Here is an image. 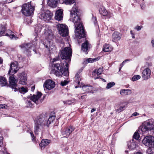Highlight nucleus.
<instances>
[{
  "label": "nucleus",
  "instance_id": "nucleus-46",
  "mask_svg": "<svg viewBox=\"0 0 154 154\" xmlns=\"http://www.w3.org/2000/svg\"><path fill=\"white\" fill-rule=\"evenodd\" d=\"M142 27L143 26H137L136 27H135L134 29L137 30V31H139L141 29Z\"/></svg>",
  "mask_w": 154,
  "mask_h": 154
},
{
  "label": "nucleus",
  "instance_id": "nucleus-63",
  "mask_svg": "<svg viewBox=\"0 0 154 154\" xmlns=\"http://www.w3.org/2000/svg\"><path fill=\"white\" fill-rule=\"evenodd\" d=\"M140 6H141V8H142V9H143V8H144V7L143 6V5H142H142H140Z\"/></svg>",
  "mask_w": 154,
  "mask_h": 154
},
{
  "label": "nucleus",
  "instance_id": "nucleus-35",
  "mask_svg": "<svg viewBox=\"0 0 154 154\" xmlns=\"http://www.w3.org/2000/svg\"><path fill=\"white\" fill-rule=\"evenodd\" d=\"M75 2V0H66L65 3L67 5H71Z\"/></svg>",
  "mask_w": 154,
  "mask_h": 154
},
{
  "label": "nucleus",
  "instance_id": "nucleus-20",
  "mask_svg": "<svg viewBox=\"0 0 154 154\" xmlns=\"http://www.w3.org/2000/svg\"><path fill=\"white\" fill-rule=\"evenodd\" d=\"M63 11L61 9L57 11L55 14V19L58 21L62 20L63 18Z\"/></svg>",
  "mask_w": 154,
  "mask_h": 154
},
{
  "label": "nucleus",
  "instance_id": "nucleus-60",
  "mask_svg": "<svg viewBox=\"0 0 154 154\" xmlns=\"http://www.w3.org/2000/svg\"><path fill=\"white\" fill-rule=\"evenodd\" d=\"M95 111V109H93L91 110V112H92Z\"/></svg>",
  "mask_w": 154,
  "mask_h": 154
},
{
  "label": "nucleus",
  "instance_id": "nucleus-42",
  "mask_svg": "<svg viewBox=\"0 0 154 154\" xmlns=\"http://www.w3.org/2000/svg\"><path fill=\"white\" fill-rule=\"evenodd\" d=\"M8 106L5 104H0V109H7L8 108Z\"/></svg>",
  "mask_w": 154,
  "mask_h": 154
},
{
  "label": "nucleus",
  "instance_id": "nucleus-17",
  "mask_svg": "<svg viewBox=\"0 0 154 154\" xmlns=\"http://www.w3.org/2000/svg\"><path fill=\"white\" fill-rule=\"evenodd\" d=\"M74 130V128L72 126H70L62 132V135L64 137H68Z\"/></svg>",
  "mask_w": 154,
  "mask_h": 154
},
{
  "label": "nucleus",
  "instance_id": "nucleus-10",
  "mask_svg": "<svg viewBox=\"0 0 154 154\" xmlns=\"http://www.w3.org/2000/svg\"><path fill=\"white\" fill-rule=\"evenodd\" d=\"M44 31L45 38L48 40H52L54 38V33L47 26Z\"/></svg>",
  "mask_w": 154,
  "mask_h": 154
},
{
  "label": "nucleus",
  "instance_id": "nucleus-58",
  "mask_svg": "<svg viewBox=\"0 0 154 154\" xmlns=\"http://www.w3.org/2000/svg\"><path fill=\"white\" fill-rule=\"evenodd\" d=\"M44 45L45 48H48L50 47V45Z\"/></svg>",
  "mask_w": 154,
  "mask_h": 154
},
{
  "label": "nucleus",
  "instance_id": "nucleus-22",
  "mask_svg": "<svg viewBox=\"0 0 154 154\" xmlns=\"http://www.w3.org/2000/svg\"><path fill=\"white\" fill-rule=\"evenodd\" d=\"M82 89L84 93L93 92V88L91 86L88 85H84L82 86Z\"/></svg>",
  "mask_w": 154,
  "mask_h": 154
},
{
  "label": "nucleus",
  "instance_id": "nucleus-47",
  "mask_svg": "<svg viewBox=\"0 0 154 154\" xmlns=\"http://www.w3.org/2000/svg\"><path fill=\"white\" fill-rule=\"evenodd\" d=\"M41 29V25L39 26L38 27L36 26L35 27V30L37 31V32H40Z\"/></svg>",
  "mask_w": 154,
  "mask_h": 154
},
{
  "label": "nucleus",
  "instance_id": "nucleus-44",
  "mask_svg": "<svg viewBox=\"0 0 154 154\" xmlns=\"http://www.w3.org/2000/svg\"><path fill=\"white\" fill-rule=\"evenodd\" d=\"M125 107L124 106H121L119 107V108L118 109L116 110L117 112H121L123 110V109Z\"/></svg>",
  "mask_w": 154,
  "mask_h": 154
},
{
  "label": "nucleus",
  "instance_id": "nucleus-61",
  "mask_svg": "<svg viewBox=\"0 0 154 154\" xmlns=\"http://www.w3.org/2000/svg\"><path fill=\"white\" fill-rule=\"evenodd\" d=\"M148 63V66H149V67L150 66L152 65V64L151 63Z\"/></svg>",
  "mask_w": 154,
  "mask_h": 154
},
{
  "label": "nucleus",
  "instance_id": "nucleus-64",
  "mask_svg": "<svg viewBox=\"0 0 154 154\" xmlns=\"http://www.w3.org/2000/svg\"><path fill=\"white\" fill-rule=\"evenodd\" d=\"M3 154V152L2 151H0V154Z\"/></svg>",
  "mask_w": 154,
  "mask_h": 154
},
{
  "label": "nucleus",
  "instance_id": "nucleus-56",
  "mask_svg": "<svg viewBox=\"0 0 154 154\" xmlns=\"http://www.w3.org/2000/svg\"><path fill=\"white\" fill-rule=\"evenodd\" d=\"M135 2L138 3L139 4L140 3V0H133Z\"/></svg>",
  "mask_w": 154,
  "mask_h": 154
},
{
  "label": "nucleus",
  "instance_id": "nucleus-12",
  "mask_svg": "<svg viewBox=\"0 0 154 154\" xmlns=\"http://www.w3.org/2000/svg\"><path fill=\"white\" fill-rule=\"evenodd\" d=\"M151 75V70L149 68H146L143 70L141 76L143 80H146L150 78Z\"/></svg>",
  "mask_w": 154,
  "mask_h": 154
},
{
  "label": "nucleus",
  "instance_id": "nucleus-36",
  "mask_svg": "<svg viewBox=\"0 0 154 154\" xmlns=\"http://www.w3.org/2000/svg\"><path fill=\"white\" fill-rule=\"evenodd\" d=\"M99 59L98 58H88L87 60L88 63H92L97 61Z\"/></svg>",
  "mask_w": 154,
  "mask_h": 154
},
{
  "label": "nucleus",
  "instance_id": "nucleus-45",
  "mask_svg": "<svg viewBox=\"0 0 154 154\" xmlns=\"http://www.w3.org/2000/svg\"><path fill=\"white\" fill-rule=\"evenodd\" d=\"M105 16H106L107 18H109L112 17L113 14L111 13L107 12V14Z\"/></svg>",
  "mask_w": 154,
  "mask_h": 154
},
{
  "label": "nucleus",
  "instance_id": "nucleus-43",
  "mask_svg": "<svg viewBox=\"0 0 154 154\" xmlns=\"http://www.w3.org/2000/svg\"><path fill=\"white\" fill-rule=\"evenodd\" d=\"M69 82V81L65 80L64 81H62L61 82V85L62 86H64L67 85Z\"/></svg>",
  "mask_w": 154,
  "mask_h": 154
},
{
  "label": "nucleus",
  "instance_id": "nucleus-40",
  "mask_svg": "<svg viewBox=\"0 0 154 154\" xmlns=\"http://www.w3.org/2000/svg\"><path fill=\"white\" fill-rule=\"evenodd\" d=\"M139 137L140 135L139 133L137 132H136L133 136V137L136 140H138Z\"/></svg>",
  "mask_w": 154,
  "mask_h": 154
},
{
  "label": "nucleus",
  "instance_id": "nucleus-21",
  "mask_svg": "<svg viewBox=\"0 0 154 154\" xmlns=\"http://www.w3.org/2000/svg\"><path fill=\"white\" fill-rule=\"evenodd\" d=\"M121 35L118 32H115L112 34V41L114 42H118L121 38Z\"/></svg>",
  "mask_w": 154,
  "mask_h": 154
},
{
  "label": "nucleus",
  "instance_id": "nucleus-39",
  "mask_svg": "<svg viewBox=\"0 0 154 154\" xmlns=\"http://www.w3.org/2000/svg\"><path fill=\"white\" fill-rule=\"evenodd\" d=\"M115 85V83L114 82H111L108 83L106 87L107 89H109Z\"/></svg>",
  "mask_w": 154,
  "mask_h": 154
},
{
  "label": "nucleus",
  "instance_id": "nucleus-50",
  "mask_svg": "<svg viewBox=\"0 0 154 154\" xmlns=\"http://www.w3.org/2000/svg\"><path fill=\"white\" fill-rule=\"evenodd\" d=\"M3 138L2 136H0V147L2 144Z\"/></svg>",
  "mask_w": 154,
  "mask_h": 154
},
{
  "label": "nucleus",
  "instance_id": "nucleus-30",
  "mask_svg": "<svg viewBox=\"0 0 154 154\" xmlns=\"http://www.w3.org/2000/svg\"><path fill=\"white\" fill-rule=\"evenodd\" d=\"M103 50L105 52L110 51H112V48L109 44H105L103 47Z\"/></svg>",
  "mask_w": 154,
  "mask_h": 154
},
{
  "label": "nucleus",
  "instance_id": "nucleus-1",
  "mask_svg": "<svg viewBox=\"0 0 154 154\" xmlns=\"http://www.w3.org/2000/svg\"><path fill=\"white\" fill-rule=\"evenodd\" d=\"M72 54V50L70 47H65L62 49L60 53L62 60L61 63L54 64L50 72L58 76L62 75L66 76L68 75V66L70 62Z\"/></svg>",
  "mask_w": 154,
  "mask_h": 154
},
{
  "label": "nucleus",
  "instance_id": "nucleus-54",
  "mask_svg": "<svg viewBox=\"0 0 154 154\" xmlns=\"http://www.w3.org/2000/svg\"><path fill=\"white\" fill-rule=\"evenodd\" d=\"M151 43L153 47H154V39L152 40L151 41Z\"/></svg>",
  "mask_w": 154,
  "mask_h": 154
},
{
  "label": "nucleus",
  "instance_id": "nucleus-55",
  "mask_svg": "<svg viewBox=\"0 0 154 154\" xmlns=\"http://www.w3.org/2000/svg\"><path fill=\"white\" fill-rule=\"evenodd\" d=\"M143 152L141 151H139L134 153L133 154H143Z\"/></svg>",
  "mask_w": 154,
  "mask_h": 154
},
{
  "label": "nucleus",
  "instance_id": "nucleus-2",
  "mask_svg": "<svg viewBox=\"0 0 154 154\" xmlns=\"http://www.w3.org/2000/svg\"><path fill=\"white\" fill-rule=\"evenodd\" d=\"M70 12V20L74 23L75 26V35L79 38L84 37L85 35L84 27L80 17L78 14V9L75 5H74Z\"/></svg>",
  "mask_w": 154,
  "mask_h": 154
},
{
  "label": "nucleus",
  "instance_id": "nucleus-62",
  "mask_svg": "<svg viewBox=\"0 0 154 154\" xmlns=\"http://www.w3.org/2000/svg\"><path fill=\"white\" fill-rule=\"evenodd\" d=\"M57 60H58V58H54V61H57Z\"/></svg>",
  "mask_w": 154,
  "mask_h": 154
},
{
  "label": "nucleus",
  "instance_id": "nucleus-29",
  "mask_svg": "<svg viewBox=\"0 0 154 154\" xmlns=\"http://www.w3.org/2000/svg\"><path fill=\"white\" fill-rule=\"evenodd\" d=\"M99 11L100 14L103 16H105L107 14V11L105 8L103 6L99 8Z\"/></svg>",
  "mask_w": 154,
  "mask_h": 154
},
{
  "label": "nucleus",
  "instance_id": "nucleus-34",
  "mask_svg": "<svg viewBox=\"0 0 154 154\" xmlns=\"http://www.w3.org/2000/svg\"><path fill=\"white\" fill-rule=\"evenodd\" d=\"M5 30L4 26L0 25V36L3 35Z\"/></svg>",
  "mask_w": 154,
  "mask_h": 154
},
{
  "label": "nucleus",
  "instance_id": "nucleus-14",
  "mask_svg": "<svg viewBox=\"0 0 154 154\" xmlns=\"http://www.w3.org/2000/svg\"><path fill=\"white\" fill-rule=\"evenodd\" d=\"M55 86V82L50 79L46 80L44 84V88L50 90L54 88Z\"/></svg>",
  "mask_w": 154,
  "mask_h": 154
},
{
  "label": "nucleus",
  "instance_id": "nucleus-11",
  "mask_svg": "<svg viewBox=\"0 0 154 154\" xmlns=\"http://www.w3.org/2000/svg\"><path fill=\"white\" fill-rule=\"evenodd\" d=\"M52 15V14L48 10L46 11L41 14L42 19L47 22L51 20Z\"/></svg>",
  "mask_w": 154,
  "mask_h": 154
},
{
  "label": "nucleus",
  "instance_id": "nucleus-59",
  "mask_svg": "<svg viewBox=\"0 0 154 154\" xmlns=\"http://www.w3.org/2000/svg\"><path fill=\"white\" fill-rule=\"evenodd\" d=\"M3 60L0 57V64L2 63Z\"/></svg>",
  "mask_w": 154,
  "mask_h": 154
},
{
  "label": "nucleus",
  "instance_id": "nucleus-57",
  "mask_svg": "<svg viewBox=\"0 0 154 154\" xmlns=\"http://www.w3.org/2000/svg\"><path fill=\"white\" fill-rule=\"evenodd\" d=\"M35 89V85H34L32 86L31 87V91H33Z\"/></svg>",
  "mask_w": 154,
  "mask_h": 154
},
{
  "label": "nucleus",
  "instance_id": "nucleus-33",
  "mask_svg": "<svg viewBox=\"0 0 154 154\" xmlns=\"http://www.w3.org/2000/svg\"><path fill=\"white\" fill-rule=\"evenodd\" d=\"M28 89L26 88H24L23 87L21 88L19 87V89L18 91H19L21 93L24 94L28 91Z\"/></svg>",
  "mask_w": 154,
  "mask_h": 154
},
{
  "label": "nucleus",
  "instance_id": "nucleus-6",
  "mask_svg": "<svg viewBox=\"0 0 154 154\" xmlns=\"http://www.w3.org/2000/svg\"><path fill=\"white\" fill-rule=\"evenodd\" d=\"M142 142L145 146L149 147H154V137L151 135L146 136Z\"/></svg>",
  "mask_w": 154,
  "mask_h": 154
},
{
  "label": "nucleus",
  "instance_id": "nucleus-32",
  "mask_svg": "<svg viewBox=\"0 0 154 154\" xmlns=\"http://www.w3.org/2000/svg\"><path fill=\"white\" fill-rule=\"evenodd\" d=\"M7 84V82L6 79L3 77L0 78V85L2 86H5Z\"/></svg>",
  "mask_w": 154,
  "mask_h": 154
},
{
  "label": "nucleus",
  "instance_id": "nucleus-9",
  "mask_svg": "<svg viewBox=\"0 0 154 154\" xmlns=\"http://www.w3.org/2000/svg\"><path fill=\"white\" fill-rule=\"evenodd\" d=\"M9 87L13 90H14V91H17L18 89H19V87L17 85V80L14 78V75H12L9 77Z\"/></svg>",
  "mask_w": 154,
  "mask_h": 154
},
{
  "label": "nucleus",
  "instance_id": "nucleus-31",
  "mask_svg": "<svg viewBox=\"0 0 154 154\" xmlns=\"http://www.w3.org/2000/svg\"><path fill=\"white\" fill-rule=\"evenodd\" d=\"M103 71L102 68H100L97 70H95L93 72L92 75L94 76H95L96 74L97 75H100Z\"/></svg>",
  "mask_w": 154,
  "mask_h": 154
},
{
  "label": "nucleus",
  "instance_id": "nucleus-3",
  "mask_svg": "<svg viewBox=\"0 0 154 154\" xmlns=\"http://www.w3.org/2000/svg\"><path fill=\"white\" fill-rule=\"evenodd\" d=\"M45 118L42 115L38 116L35 121L34 132L36 134H38V132L42 130L46 126Z\"/></svg>",
  "mask_w": 154,
  "mask_h": 154
},
{
  "label": "nucleus",
  "instance_id": "nucleus-4",
  "mask_svg": "<svg viewBox=\"0 0 154 154\" xmlns=\"http://www.w3.org/2000/svg\"><path fill=\"white\" fill-rule=\"evenodd\" d=\"M31 2L24 4L22 6V12L25 16H29L32 15L33 13L34 9L31 5Z\"/></svg>",
  "mask_w": 154,
  "mask_h": 154
},
{
  "label": "nucleus",
  "instance_id": "nucleus-48",
  "mask_svg": "<svg viewBox=\"0 0 154 154\" xmlns=\"http://www.w3.org/2000/svg\"><path fill=\"white\" fill-rule=\"evenodd\" d=\"M128 60H125L120 65V66H121V67H122L124 65L125 63L127 62V61H128Z\"/></svg>",
  "mask_w": 154,
  "mask_h": 154
},
{
  "label": "nucleus",
  "instance_id": "nucleus-13",
  "mask_svg": "<svg viewBox=\"0 0 154 154\" xmlns=\"http://www.w3.org/2000/svg\"><path fill=\"white\" fill-rule=\"evenodd\" d=\"M42 94L41 93L38 92L37 94H33L30 97V100L35 103L36 104H39L42 102V100L40 99Z\"/></svg>",
  "mask_w": 154,
  "mask_h": 154
},
{
  "label": "nucleus",
  "instance_id": "nucleus-25",
  "mask_svg": "<svg viewBox=\"0 0 154 154\" xmlns=\"http://www.w3.org/2000/svg\"><path fill=\"white\" fill-rule=\"evenodd\" d=\"M50 143V140H49L47 139H43L42 140L39 145L42 148H44L45 146H47Z\"/></svg>",
  "mask_w": 154,
  "mask_h": 154
},
{
  "label": "nucleus",
  "instance_id": "nucleus-24",
  "mask_svg": "<svg viewBox=\"0 0 154 154\" xmlns=\"http://www.w3.org/2000/svg\"><path fill=\"white\" fill-rule=\"evenodd\" d=\"M5 35L9 36L10 38L11 39H14L15 40H16L18 38L17 36L14 35V32L11 31L10 30H9L8 31V33L5 34Z\"/></svg>",
  "mask_w": 154,
  "mask_h": 154
},
{
  "label": "nucleus",
  "instance_id": "nucleus-5",
  "mask_svg": "<svg viewBox=\"0 0 154 154\" xmlns=\"http://www.w3.org/2000/svg\"><path fill=\"white\" fill-rule=\"evenodd\" d=\"M154 127L153 124H151L149 121H146L144 122L143 125L139 128V130L141 131L144 134L149 133V131L152 130Z\"/></svg>",
  "mask_w": 154,
  "mask_h": 154
},
{
  "label": "nucleus",
  "instance_id": "nucleus-53",
  "mask_svg": "<svg viewBox=\"0 0 154 154\" xmlns=\"http://www.w3.org/2000/svg\"><path fill=\"white\" fill-rule=\"evenodd\" d=\"M30 134H31V137H32V140L33 141H35V139H34V136L33 134L32 133H30Z\"/></svg>",
  "mask_w": 154,
  "mask_h": 154
},
{
  "label": "nucleus",
  "instance_id": "nucleus-8",
  "mask_svg": "<svg viewBox=\"0 0 154 154\" xmlns=\"http://www.w3.org/2000/svg\"><path fill=\"white\" fill-rule=\"evenodd\" d=\"M57 27L59 34L61 35L66 36L68 35V30L66 25L63 24H59L57 25Z\"/></svg>",
  "mask_w": 154,
  "mask_h": 154
},
{
  "label": "nucleus",
  "instance_id": "nucleus-23",
  "mask_svg": "<svg viewBox=\"0 0 154 154\" xmlns=\"http://www.w3.org/2000/svg\"><path fill=\"white\" fill-rule=\"evenodd\" d=\"M132 93L131 91L129 89H122L120 91V94L122 96H125L131 94Z\"/></svg>",
  "mask_w": 154,
  "mask_h": 154
},
{
  "label": "nucleus",
  "instance_id": "nucleus-18",
  "mask_svg": "<svg viewBox=\"0 0 154 154\" xmlns=\"http://www.w3.org/2000/svg\"><path fill=\"white\" fill-rule=\"evenodd\" d=\"M137 141H135L134 139L127 143L128 148L131 150L134 149L137 146Z\"/></svg>",
  "mask_w": 154,
  "mask_h": 154
},
{
  "label": "nucleus",
  "instance_id": "nucleus-37",
  "mask_svg": "<svg viewBox=\"0 0 154 154\" xmlns=\"http://www.w3.org/2000/svg\"><path fill=\"white\" fill-rule=\"evenodd\" d=\"M148 154H154V147H149L147 150Z\"/></svg>",
  "mask_w": 154,
  "mask_h": 154
},
{
  "label": "nucleus",
  "instance_id": "nucleus-27",
  "mask_svg": "<svg viewBox=\"0 0 154 154\" xmlns=\"http://www.w3.org/2000/svg\"><path fill=\"white\" fill-rule=\"evenodd\" d=\"M55 116H52L49 117L47 121L45 120V122L46 126L47 127H48L49 125L55 120Z\"/></svg>",
  "mask_w": 154,
  "mask_h": 154
},
{
  "label": "nucleus",
  "instance_id": "nucleus-16",
  "mask_svg": "<svg viewBox=\"0 0 154 154\" xmlns=\"http://www.w3.org/2000/svg\"><path fill=\"white\" fill-rule=\"evenodd\" d=\"M19 83L22 85H26L27 83L26 74L25 72L20 73L19 75Z\"/></svg>",
  "mask_w": 154,
  "mask_h": 154
},
{
  "label": "nucleus",
  "instance_id": "nucleus-19",
  "mask_svg": "<svg viewBox=\"0 0 154 154\" xmlns=\"http://www.w3.org/2000/svg\"><path fill=\"white\" fill-rule=\"evenodd\" d=\"M91 45L88 41H86L83 43L82 45L81 49L82 51L85 52L87 54H88V51L91 48Z\"/></svg>",
  "mask_w": 154,
  "mask_h": 154
},
{
  "label": "nucleus",
  "instance_id": "nucleus-28",
  "mask_svg": "<svg viewBox=\"0 0 154 154\" xmlns=\"http://www.w3.org/2000/svg\"><path fill=\"white\" fill-rule=\"evenodd\" d=\"M80 75L79 74H77L74 78L75 82L79 85L78 86H76L75 87V88H77L79 87H81V86L79 85L80 81L81 80V79H80Z\"/></svg>",
  "mask_w": 154,
  "mask_h": 154
},
{
  "label": "nucleus",
  "instance_id": "nucleus-41",
  "mask_svg": "<svg viewBox=\"0 0 154 154\" xmlns=\"http://www.w3.org/2000/svg\"><path fill=\"white\" fill-rule=\"evenodd\" d=\"M26 106L28 107H31L32 106L31 101L30 100H27L26 102Z\"/></svg>",
  "mask_w": 154,
  "mask_h": 154
},
{
  "label": "nucleus",
  "instance_id": "nucleus-51",
  "mask_svg": "<svg viewBox=\"0 0 154 154\" xmlns=\"http://www.w3.org/2000/svg\"><path fill=\"white\" fill-rule=\"evenodd\" d=\"M130 33L132 36V38H135V36H134V34L133 32V31L132 30L130 31Z\"/></svg>",
  "mask_w": 154,
  "mask_h": 154
},
{
  "label": "nucleus",
  "instance_id": "nucleus-52",
  "mask_svg": "<svg viewBox=\"0 0 154 154\" xmlns=\"http://www.w3.org/2000/svg\"><path fill=\"white\" fill-rule=\"evenodd\" d=\"M139 115V113L136 112H135L132 114V116H136Z\"/></svg>",
  "mask_w": 154,
  "mask_h": 154
},
{
  "label": "nucleus",
  "instance_id": "nucleus-49",
  "mask_svg": "<svg viewBox=\"0 0 154 154\" xmlns=\"http://www.w3.org/2000/svg\"><path fill=\"white\" fill-rule=\"evenodd\" d=\"M70 102V101L69 100L63 101L64 104H71V103L69 102Z\"/></svg>",
  "mask_w": 154,
  "mask_h": 154
},
{
  "label": "nucleus",
  "instance_id": "nucleus-26",
  "mask_svg": "<svg viewBox=\"0 0 154 154\" xmlns=\"http://www.w3.org/2000/svg\"><path fill=\"white\" fill-rule=\"evenodd\" d=\"M58 0H48V4L52 7L57 6Z\"/></svg>",
  "mask_w": 154,
  "mask_h": 154
},
{
  "label": "nucleus",
  "instance_id": "nucleus-7",
  "mask_svg": "<svg viewBox=\"0 0 154 154\" xmlns=\"http://www.w3.org/2000/svg\"><path fill=\"white\" fill-rule=\"evenodd\" d=\"M37 43L34 42L32 44L31 43H28L24 44L20 46L21 48L23 49L24 51L28 52V51H31V50L34 51L36 53V51L35 50V48L37 45Z\"/></svg>",
  "mask_w": 154,
  "mask_h": 154
},
{
  "label": "nucleus",
  "instance_id": "nucleus-38",
  "mask_svg": "<svg viewBox=\"0 0 154 154\" xmlns=\"http://www.w3.org/2000/svg\"><path fill=\"white\" fill-rule=\"evenodd\" d=\"M141 78L140 76L139 75H136L134 76L132 78L131 80L133 81H135L140 79Z\"/></svg>",
  "mask_w": 154,
  "mask_h": 154
},
{
  "label": "nucleus",
  "instance_id": "nucleus-15",
  "mask_svg": "<svg viewBox=\"0 0 154 154\" xmlns=\"http://www.w3.org/2000/svg\"><path fill=\"white\" fill-rule=\"evenodd\" d=\"M18 64V62L16 61L14 62L11 64L10 70L8 72L9 74L10 72L15 73L17 72L19 69Z\"/></svg>",
  "mask_w": 154,
  "mask_h": 154
}]
</instances>
